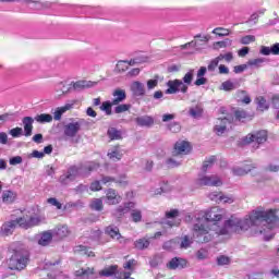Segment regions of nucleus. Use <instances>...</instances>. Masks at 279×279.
Returning a JSON list of instances; mask_svg holds the SVG:
<instances>
[{"mask_svg":"<svg viewBox=\"0 0 279 279\" xmlns=\"http://www.w3.org/2000/svg\"><path fill=\"white\" fill-rule=\"evenodd\" d=\"M226 219V209L211 207L205 215L196 218L193 227V236L197 243H210L213 232L218 235H228L245 232L254 228V234H263L265 241H271L276 235L274 230L279 228L278 209H256L247 218L232 216Z\"/></svg>","mask_w":279,"mask_h":279,"instance_id":"obj_1","label":"nucleus"},{"mask_svg":"<svg viewBox=\"0 0 279 279\" xmlns=\"http://www.w3.org/2000/svg\"><path fill=\"white\" fill-rule=\"evenodd\" d=\"M97 169H99V163L95 161L87 162L80 168L72 166L68 169L66 173L59 178V182L60 184H63V186H66V184H71V182H73L77 175H80V173L81 175H88L90 171H97Z\"/></svg>","mask_w":279,"mask_h":279,"instance_id":"obj_2","label":"nucleus"},{"mask_svg":"<svg viewBox=\"0 0 279 279\" xmlns=\"http://www.w3.org/2000/svg\"><path fill=\"white\" fill-rule=\"evenodd\" d=\"M193 77H195V70H190L182 80H170L167 82L166 95H177V93H183L186 95L189 93V86L193 84Z\"/></svg>","mask_w":279,"mask_h":279,"instance_id":"obj_3","label":"nucleus"},{"mask_svg":"<svg viewBox=\"0 0 279 279\" xmlns=\"http://www.w3.org/2000/svg\"><path fill=\"white\" fill-rule=\"evenodd\" d=\"M29 263V252L25 248L15 250L11 258L8 260L9 269L23 271Z\"/></svg>","mask_w":279,"mask_h":279,"instance_id":"obj_4","label":"nucleus"},{"mask_svg":"<svg viewBox=\"0 0 279 279\" xmlns=\"http://www.w3.org/2000/svg\"><path fill=\"white\" fill-rule=\"evenodd\" d=\"M83 125L84 120L72 119L71 122L63 124V135L66 138H75V136L82 132Z\"/></svg>","mask_w":279,"mask_h":279,"instance_id":"obj_5","label":"nucleus"},{"mask_svg":"<svg viewBox=\"0 0 279 279\" xmlns=\"http://www.w3.org/2000/svg\"><path fill=\"white\" fill-rule=\"evenodd\" d=\"M230 123H232V117L219 118L214 126L215 134H217V136H222Z\"/></svg>","mask_w":279,"mask_h":279,"instance_id":"obj_6","label":"nucleus"},{"mask_svg":"<svg viewBox=\"0 0 279 279\" xmlns=\"http://www.w3.org/2000/svg\"><path fill=\"white\" fill-rule=\"evenodd\" d=\"M199 186H221L223 182L215 174L205 175L198 179Z\"/></svg>","mask_w":279,"mask_h":279,"instance_id":"obj_7","label":"nucleus"},{"mask_svg":"<svg viewBox=\"0 0 279 279\" xmlns=\"http://www.w3.org/2000/svg\"><path fill=\"white\" fill-rule=\"evenodd\" d=\"M245 143H257V145H263V143H267V131H258L254 134H248L245 140Z\"/></svg>","mask_w":279,"mask_h":279,"instance_id":"obj_8","label":"nucleus"},{"mask_svg":"<svg viewBox=\"0 0 279 279\" xmlns=\"http://www.w3.org/2000/svg\"><path fill=\"white\" fill-rule=\"evenodd\" d=\"M19 226L20 228H25V230L34 228V226H40V218L36 216H23L19 218Z\"/></svg>","mask_w":279,"mask_h":279,"instance_id":"obj_9","label":"nucleus"},{"mask_svg":"<svg viewBox=\"0 0 279 279\" xmlns=\"http://www.w3.org/2000/svg\"><path fill=\"white\" fill-rule=\"evenodd\" d=\"M191 151V144L186 141H180L174 144L172 156H186Z\"/></svg>","mask_w":279,"mask_h":279,"instance_id":"obj_10","label":"nucleus"},{"mask_svg":"<svg viewBox=\"0 0 279 279\" xmlns=\"http://www.w3.org/2000/svg\"><path fill=\"white\" fill-rule=\"evenodd\" d=\"M123 198L121 197V195H119V193L117 192V190L114 189H108L106 192V204H108L109 206H116V204H121V201Z\"/></svg>","mask_w":279,"mask_h":279,"instance_id":"obj_11","label":"nucleus"},{"mask_svg":"<svg viewBox=\"0 0 279 279\" xmlns=\"http://www.w3.org/2000/svg\"><path fill=\"white\" fill-rule=\"evenodd\" d=\"M136 206L134 202L124 203L123 205H120L118 208L113 211V217H117L120 219V217H123V215H128L130 210H133V208Z\"/></svg>","mask_w":279,"mask_h":279,"instance_id":"obj_12","label":"nucleus"},{"mask_svg":"<svg viewBox=\"0 0 279 279\" xmlns=\"http://www.w3.org/2000/svg\"><path fill=\"white\" fill-rule=\"evenodd\" d=\"M179 215H180V211L178 209H171L170 211H167L166 213L167 219H174V220H167L166 226H168L169 228H175L180 226L181 220L177 219Z\"/></svg>","mask_w":279,"mask_h":279,"instance_id":"obj_13","label":"nucleus"},{"mask_svg":"<svg viewBox=\"0 0 279 279\" xmlns=\"http://www.w3.org/2000/svg\"><path fill=\"white\" fill-rule=\"evenodd\" d=\"M16 226H19V218L16 220L4 222L1 227L2 234H4V236H10V234L14 232Z\"/></svg>","mask_w":279,"mask_h":279,"instance_id":"obj_14","label":"nucleus"},{"mask_svg":"<svg viewBox=\"0 0 279 279\" xmlns=\"http://www.w3.org/2000/svg\"><path fill=\"white\" fill-rule=\"evenodd\" d=\"M34 121L35 118L32 117H24L22 123L24 125V136H32V132L34 130Z\"/></svg>","mask_w":279,"mask_h":279,"instance_id":"obj_15","label":"nucleus"},{"mask_svg":"<svg viewBox=\"0 0 279 279\" xmlns=\"http://www.w3.org/2000/svg\"><path fill=\"white\" fill-rule=\"evenodd\" d=\"M168 269H184L186 267V259L181 257H173L168 264Z\"/></svg>","mask_w":279,"mask_h":279,"instance_id":"obj_16","label":"nucleus"},{"mask_svg":"<svg viewBox=\"0 0 279 279\" xmlns=\"http://www.w3.org/2000/svg\"><path fill=\"white\" fill-rule=\"evenodd\" d=\"M135 123L140 128H151L154 125V118L151 116H141L135 118Z\"/></svg>","mask_w":279,"mask_h":279,"instance_id":"obj_17","label":"nucleus"},{"mask_svg":"<svg viewBox=\"0 0 279 279\" xmlns=\"http://www.w3.org/2000/svg\"><path fill=\"white\" fill-rule=\"evenodd\" d=\"M113 100L112 104L113 106H119L122 104V101H125L128 99V94L125 93V89L117 88L113 93Z\"/></svg>","mask_w":279,"mask_h":279,"instance_id":"obj_18","label":"nucleus"},{"mask_svg":"<svg viewBox=\"0 0 279 279\" xmlns=\"http://www.w3.org/2000/svg\"><path fill=\"white\" fill-rule=\"evenodd\" d=\"M131 90L135 97H144L145 95V84L135 81L131 84Z\"/></svg>","mask_w":279,"mask_h":279,"instance_id":"obj_19","label":"nucleus"},{"mask_svg":"<svg viewBox=\"0 0 279 279\" xmlns=\"http://www.w3.org/2000/svg\"><path fill=\"white\" fill-rule=\"evenodd\" d=\"M105 234H108V236L111 239H117V241H121V239H123L121 232L119 231V227L117 226H108L105 229Z\"/></svg>","mask_w":279,"mask_h":279,"instance_id":"obj_20","label":"nucleus"},{"mask_svg":"<svg viewBox=\"0 0 279 279\" xmlns=\"http://www.w3.org/2000/svg\"><path fill=\"white\" fill-rule=\"evenodd\" d=\"M73 106H75V102L65 104L63 107L57 108L53 113L54 121H60V119H62V114H64V112H68V110H72Z\"/></svg>","mask_w":279,"mask_h":279,"instance_id":"obj_21","label":"nucleus"},{"mask_svg":"<svg viewBox=\"0 0 279 279\" xmlns=\"http://www.w3.org/2000/svg\"><path fill=\"white\" fill-rule=\"evenodd\" d=\"M119 269V266L111 265L105 267L102 270L99 271V276H102L105 278H110L111 276H114Z\"/></svg>","mask_w":279,"mask_h":279,"instance_id":"obj_22","label":"nucleus"},{"mask_svg":"<svg viewBox=\"0 0 279 279\" xmlns=\"http://www.w3.org/2000/svg\"><path fill=\"white\" fill-rule=\"evenodd\" d=\"M54 232L59 239H65V236H69L71 234V231L69 230V226L66 225H59L56 229Z\"/></svg>","mask_w":279,"mask_h":279,"instance_id":"obj_23","label":"nucleus"},{"mask_svg":"<svg viewBox=\"0 0 279 279\" xmlns=\"http://www.w3.org/2000/svg\"><path fill=\"white\" fill-rule=\"evenodd\" d=\"M53 239V234H51L50 231H45L41 233L40 239L38 240V245H43L46 247V245H49Z\"/></svg>","mask_w":279,"mask_h":279,"instance_id":"obj_24","label":"nucleus"},{"mask_svg":"<svg viewBox=\"0 0 279 279\" xmlns=\"http://www.w3.org/2000/svg\"><path fill=\"white\" fill-rule=\"evenodd\" d=\"M180 245L179 239H172L163 243L162 248L167 250V252H173V250H178Z\"/></svg>","mask_w":279,"mask_h":279,"instance_id":"obj_25","label":"nucleus"},{"mask_svg":"<svg viewBox=\"0 0 279 279\" xmlns=\"http://www.w3.org/2000/svg\"><path fill=\"white\" fill-rule=\"evenodd\" d=\"M189 114L193 119H199L202 118V114H204V108L202 107V105H196L194 107H191L189 110Z\"/></svg>","mask_w":279,"mask_h":279,"instance_id":"obj_26","label":"nucleus"},{"mask_svg":"<svg viewBox=\"0 0 279 279\" xmlns=\"http://www.w3.org/2000/svg\"><path fill=\"white\" fill-rule=\"evenodd\" d=\"M76 276H82L83 278L93 279L95 278V268H82L76 271Z\"/></svg>","mask_w":279,"mask_h":279,"instance_id":"obj_27","label":"nucleus"},{"mask_svg":"<svg viewBox=\"0 0 279 279\" xmlns=\"http://www.w3.org/2000/svg\"><path fill=\"white\" fill-rule=\"evenodd\" d=\"M107 134L110 141H121L123 138L121 131L117 130V128H109Z\"/></svg>","mask_w":279,"mask_h":279,"instance_id":"obj_28","label":"nucleus"},{"mask_svg":"<svg viewBox=\"0 0 279 279\" xmlns=\"http://www.w3.org/2000/svg\"><path fill=\"white\" fill-rule=\"evenodd\" d=\"M256 167L254 166H244L243 168H233V175H247L252 169H255Z\"/></svg>","mask_w":279,"mask_h":279,"instance_id":"obj_29","label":"nucleus"},{"mask_svg":"<svg viewBox=\"0 0 279 279\" xmlns=\"http://www.w3.org/2000/svg\"><path fill=\"white\" fill-rule=\"evenodd\" d=\"M193 245V238L189 235H184L181 238V241L179 242V247L180 250H189Z\"/></svg>","mask_w":279,"mask_h":279,"instance_id":"obj_30","label":"nucleus"},{"mask_svg":"<svg viewBox=\"0 0 279 279\" xmlns=\"http://www.w3.org/2000/svg\"><path fill=\"white\" fill-rule=\"evenodd\" d=\"M89 208H92V210L100 213V210H104V201H101V198H93L89 204Z\"/></svg>","mask_w":279,"mask_h":279,"instance_id":"obj_31","label":"nucleus"},{"mask_svg":"<svg viewBox=\"0 0 279 279\" xmlns=\"http://www.w3.org/2000/svg\"><path fill=\"white\" fill-rule=\"evenodd\" d=\"M236 98L242 104H246V105L252 104V98H250V95H247V93L245 90H238L236 92Z\"/></svg>","mask_w":279,"mask_h":279,"instance_id":"obj_32","label":"nucleus"},{"mask_svg":"<svg viewBox=\"0 0 279 279\" xmlns=\"http://www.w3.org/2000/svg\"><path fill=\"white\" fill-rule=\"evenodd\" d=\"M108 158L110 160H121L123 158V153H121V149H119V146H116L110 153H108Z\"/></svg>","mask_w":279,"mask_h":279,"instance_id":"obj_33","label":"nucleus"},{"mask_svg":"<svg viewBox=\"0 0 279 279\" xmlns=\"http://www.w3.org/2000/svg\"><path fill=\"white\" fill-rule=\"evenodd\" d=\"M34 119L37 123H51V121H53V116L49 113H41L37 114Z\"/></svg>","mask_w":279,"mask_h":279,"instance_id":"obj_34","label":"nucleus"},{"mask_svg":"<svg viewBox=\"0 0 279 279\" xmlns=\"http://www.w3.org/2000/svg\"><path fill=\"white\" fill-rule=\"evenodd\" d=\"M239 86H240L239 82H232V81H226L221 84L222 90H226V92L236 90Z\"/></svg>","mask_w":279,"mask_h":279,"instance_id":"obj_35","label":"nucleus"},{"mask_svg":"<svg viewBox=\"0 0 279 279\" xmlns=\"http://www.w3.org/2000/svg\"><path fill=\"white\" fill-rule=\"evenodd\" d=\"M75 252L77 254H82L83 256H88V257H95V252L88 250L86 246L84 245H80L75 248Z\"/></svg>","mask_w":279,"mask_h":279,"instance_id":"obj_36","label":"nucleus"},{"mask_svg":"<svg viewBox=\"0 0 279 279\" xmlns=\"http://www.w3.org/2000/svg\"><path fill=\"white\" fill-rule=\"evenodd\" d=\"M2 199L5 204H12V202L16 199V194H14L12 191H5L2 194Z\"/></svg>","mask_w":279,"mask_h":279,"instance_id":"obj_37","label":"nucleus"},{"mask_svg":"<svg viewBox=\"0 0 279 279\" xmlns=\"http://www.w3.org/2000/svg\"><path fill=\"white\" fill-rule=\"evenodd\" d=\"M257 108L262 112H264V110H269V105L267 104V100L265 99V97L263 96L257 97Z\"/></svg>","mask_w":279,"mask_h":279,"instance_id":"obj_38","label":"nucleus"},{"mask_svg":"<svg viewBox=\"0 0 279 279\" xmlns=\"http://www.w3.org/2000/svg\"><path fill=\"white\" fill-rule=\"evenodd\" d=\"M112 106H114V104H112V101H105L102 102V105L100 106V110L102 112H106V114L108 117H110V114H112Z\"/></svg>","mask_w":279,"mask_h":279,"instance_id":"obj_39","label":"nucleus"},{"mask_svg":"<svg viewBox=\"0 0 279 279\" xmlns=\"http://www.w3.org/2000/svg\"><path fill=\"white\" fill-rule=\"evenodd\" d=\"M128 69H130V66L128 65V61H125V60L118 61V63L116 65V71L118 73H125V71H128Z\"/></svg>","mask_w":279,"mask_h":279,"instance_id":"obj_40","label":"nucleus"},{"mask_svg":"<svg viewBox=\"0 0 279 279\" xmlns=\"http://www.w3.org/2000/svg\"><path fill=\"white\" fill-rule=\"evenodd\" d=\"M131 217H132V220L135 222V223H138L142 221L143 219V214H141V210L138 209H132L131 211Z\"/></svg>","mask_w":279,"mask_h":279,"instance_id":"obj_41","label":"nucleus"},{"mask_svg":"<svg viewBox=\"0 0 279 279\" xmlns=\"http://www.w3.org/2000/svg\"><path fill=\"white\" fill-rule=\"evenodd\" d=\"M135 247L137 250H146V247H149V240L140 239L135 242Z\"/></svg>","mask_w":279,"mask_h":279,"instance_id":"obj_42","label":"nucleus"},{"mask_svg":"<svg viewBox=\"0 0 279 279\" xmlns=\"http://www.w3.org/2000/svg\"><path fill=\"white\" fill-rule=\"evenodd\" d=\"M217 160V157L211 156L207 160L204 161L203 163V171H208L213 165H215V161Z\"/></svg>","mask_w":279,"mask_h":279,"instance_id":"obj_43","label":"nucleus"},{"mask_svg":"<svg viewBox=\"0 0 279 279\" xmlns=\"http://www.w3.org/2000/svg\"><path fill=\"white\" fill-rule=\"evenodd\" d=\"M130 108H132V105H118L116 108H114V112L116 114H121L122 112H128V110H130Z\"/></svg>","mask_w":279,"mask_h":279,"instance_id":"obj_44","label":"nucleus"},{"mask_svg":"<svg viewBox=\"0 0 279 279\" xmlns=\"http://www.w3.org/2000/svg\"><path fill=\"white\" fill-rule=\"evenodd\" d=\"M241 45H250V43H256V37L254 35H246L241 38Z\"/></svg>","mask_w":279,"mask_h":279,"instance_id":"obj_45","label":"nucleus"},{"mask_svg":"<svg viewBox=\"0 0 279 279\" xmlns=\"http://www.w3.org/2000/svg\"><path fill=\"white\" fill-rule=\"evenodd\" d=\"M263 62H265V59L258 58V59L248 60L247 64L248 66H256V69H258L262 66Z\"/></svg>","mask_w":279,"mask_h":279,"instance_id":"obj_46","label":"nucleus"},{"mask_svg":"<svg viewBox=\"0 0 279 279\" xmlns=\"http://www.w3.org/2000/svg\"><path fill=\"white\" fill-rule=\"evenodd\" d=\"M213 34H216V36H230V31L223 27H217L213 31Z\"/></svg>","mask_w":279,"mask_h":279,"instance_id":"obj_47","label":"nucleus"},{"mask_svg":"<svg viewBox=\"0 0 279 279\" xmlns=\"http://www.w3.org/2000/svg\"><path fill=\"white\" fill-rule=\"evenodd\" d=\"M9 134L13 136V138H19V136H23V129L22 128H14L9 131Z\"/></svg>","mask_w":279,"mask_h":279,"instance_id":"obj_48","label":"nucleus"},{"mask_svg":"<svg viewBox=\"0 0 279 279\" xmlns=\"http://www.w3.org/2000/svg\"><path fill=\"white\" fill-rule=\"evenodd\" d=\"M74 90H82L83 88H88L86 81H78L73 83Z\"/></svg>","mask_w":279,"mask_h":279,"instance_id":"obj_49","label":"nucleus"},{"mask_svg":"<svg viewBox=\"0 0 279 279\" xmlns=\"http://www.w3.org/2000/svg\"><path fill=\"white\" fill-rule=\"evenodd\" d=\"M230 257L221 255L217 257V265L223 266V265H230Z\"/></svg>","mask_w":279,"mask_h":279,"instance_id":"obj_50","label":"nucleus"},{"mask_svg":"<svg viewBox=\"0 0 279 279\" xmlns=\"http://www.w3.org/2000/svg\"><path fill=\"white\" fill-rule=\"evenodd\" d=\"M219 62H221V59H219V57L211 60V62L207 66L208 71H215V69L219 66Z\"/></svg>","mask_w":279,"mask_h":279,"instance_id":"obj_51","label":"nucleus"},{"mask_svg":"<svg viewBox=\"0 0 279 279\" xmlns=\"http://www.w3.org/2000/svg\"><path fill=\"white\" fill-rule=\"evenodd\" d=\"M143 62H147V59L135 58L128 61V66H134L135 64H143Z\"/></svg>","mask_w":279,"mask_h":279,"instance_id":"obj_52","label":"nucleus"},{"mask_svg":"<svg viewBox=\"0 0 279 279\" xmlns=\"http://www.w3.org/2000/svg\"><path fill=\"white\" fill-rule=\"evenodd\" d=\"M221 192H213L208 195L209 199H211V202H217L219 204L220 199H221Z\"/></svg>","mask_w":279,"mask_h":279,"instance_id":"obj_53","label":"nucleus"},{"mask_svg":"<svg viewBox=\"0 0 279 279\" xmlns=\"http://www.w3.org/2000/svg\"><path fill=\"white\" fill-rule=\"evenodd\" d=\"M234 114L238 121H242V119H247V111L245 110H235Z\"/></svg>","mask_w":279,"mask_h":279,"instance_id":"obj_54","label":"nucleus"},{"mask_svg":"<svg viewBox=\"0 0 279 279\" xmlns=\"http://www.w3.org/2000/svg\"><path fill=\"white\" fill-rule=\"evenodd\" d=\"M267 170L272 172V173H278L279 171V160L278 161H275L272 163H270L268 167H267Z\"/></svg>","mask_w":279,"mask_h":279,"instance_id":"obj_55","label":"nucleus"},{"mask_svg":"<svg viewBox=\"0 0 279 279\" xmlns=\"http://www.w3.org/2000/svg\"><path fill=\"white\" fill-rule=\"evenodd\" d=\"M233 56H232V52H228V53H226V54H219L218 56V60H226V62H232V60H233Z\"/></svg>","mask_w":279,"mask_h":279,"instance_id":"obj_56","label":"nucleus"},{"mask_svg":"<svg viewBox=\"0 0 279 279\" xmlns=\"http://www.w3.org/2000/svg\"><path fill=\"white\" fill-rule=\"evenodd\" d=\"M48 204H51V206H56L58 210H62V203L58 202L56 198L51 197L48 198Z\"/></svg>","mask_w":279,"mask_h":279,"instance_id":"obj_57","label":"nucleus"},{"mask_svg":"<svg viewBox=\"0 0 279 279\" xmlns=\"http://www.w3.org/2000/svg\"><path fill=\"white\" fill-rule=\"evenodd\" d=\"M9 162H10V165H12V166L21 165V162H23V157H21V156L12 157V158L9 160Z\"/></svg>","mask_w":279,"mask_h":279,"instance_id":"obj_58","label":"nucleus"},{"mask_svg":"<svg viewBox=\"0 0 279 279\" xmlns=\"http://www.w3.org/2000/svg\"><path fill=\"white\" fill-rule=\"evenodd\" d=\"M158 86V80H148L147 81V89L148 90H154Z\"/></svg>","mask_w":279,"mask_h":279,"instance_id":"obj_59","label":"nucleus"},{"mask_svg":"<svg viewBox=\"0 0 279 279\" xmlns=\"http://www.w3.org/2000/svg\"><path fill=\"white\" fill-rule=\"evenodd\" d=\"M259 53H262V56H271V47L262 46Z\"/></svg>","mask_w":279,"mask_h":279,"instance_id":"obj_60","label":"nucleus"},{"mask_svg":"<svg viewBox=\"0 0 279 279\" xmlns=\"http://www.w3.org/2000/svg\"><path fill=\"white\" fill-rule=\"evenodd\" d=\"M169 130L170 132H173V134H178V132H180L181 128L179 123H172L169 124Z\"/></svg>","mask_w":279,"mask_h":279,"instance_id":"obj_61","label":"nucleus"},{"mask_svg":"<svg viewBox=\"0 0 279 279\" xmlns=\"http://www.w3.org/2000/svg\"><path fill=\"white\" fill-rule=\"evenodd\" d=\"M90 191H101V183L99 181H95L90 184Z\"/></svg>","mask_w":279,"mask_h":279,"instance_id":"obj_62","label":"nucleus"},{"mask_svg":"<svg viewBox=\"0 0 279 279\" xmlns=\"http://www.w3.org/2000/svg\"><path fill=\"white\" fill-rule=\"evenodd\" d=\"M272 56H279V43L270 47Z\"/></svg>","mask_w":279,"mask_h":279,"instance_id":"obj_63","label":"nucleus"},{"mask_svg":"<svg viewBox=\"0 0 279 279\" xmlns=\"http://www.w3.org/2000/svg\"><path fill=\"white\" fill-rule=\"evenodd\" d=\"M272 108H276V110H279V96L272 97Z\"/></svg>","mask_w":279,"mask_h":279,"instance_id":"obj_64","label":"nucleus"}]
</instances>
